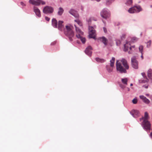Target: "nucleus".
Listing matches in <instances>:
<instances>
[{
	"mask_svg": "<svg viewBox=\"0 0 152 152\" xmlns=\"http://www.w3.org/2000/svg\"><path fill=\"white\" fill-rule=\"evenodd\" d=\"M115 61V58L114 57L112 58V59L110 61V65L111 67L113 66Z\"/></svg>",
	"mask_w": 152,
	"mask_h": 152,
	"instance_id": "nucleus-24",
	"label": "nucleus"
},
{
	"mask_svg": "<svg viewBox=\"0 0 152 152\" xmlns=\"http://www.w3.org/2000/svg\"><path fill=\"white\" fill-rule=\"evenodd\" d=\"M89 37L90 38H95V32L94 28L92 26L89 27Z\"/></svg>",
	"mask_w": 152,
	"mask_h": 152,
	"instance_id": "nucleus-7",
	"label": "nucleus"
},
{
	"mask_svg": "<svg viewBox=\"0 0 152 152\" xmlns=\"http://www.w3.org/2000/svg\"><path fill=\"white\" fill-rule=\"evenodd\" d=\"M106 68L107 71L109 72H112L113 71V68H110L109 66H106Z\"/></svg>",
	"mask_w": 152,
	"mask_h": 152,
	"instance_id": "nucleus-26",
	"label": "nucleus"
},
{
	"mask_svg": "<svg viewBox=\"0 0 152 152\" xmlns=\"http://www.w3.org/2000/svg\"><path fill=\"white\" fill-rule=\"evenodd\" d=\"M103 29V30H104V32L105 33H107V30L106 28H105V27H104Z\"/></svg>",
	"mask_w": 152,
	"mask_h": 152,
	"instance_id": "nucleus-36",
	"label": "nucleus"
},
{
	"mask_svg": "<svg viewBox=\"0 0 152 152\" xmlns=\"http://www.w3.org/2000/svg\"><path fill=\"white\" fill-rule=\"evenodd\" d=\"M142 124L144 128L146 130H150L151 124L148 120H144L143 121Z\"/></svg>",
	"mask_w": 152,
	"mask_h": 152,
	"instance_id": "nucleus-10",
	"label": "nucleus"
},
{
	"mask_svg": "<svg viewBox=\"0 0 152 152\" xmlns=\"http://www.w3.org/2000/svg\"><path fill=\"white\" fill-rule=\"evenodd\" d=\"M121 62L125 68H124L121 63L117 61L116 63L117 70L121 73H126V69H128L129 67L127 61L125 59H123L121 60Z\"/></svg>",
	"mask_w": 152,
	"mask_h": 152,
	"instance_id": "nucleus-2",
	"label": "nucleus"
},
{
	"mask_svg": "<svg viewBox=\"0 0 152 152\" xmlns=\"http://www.w3.org/2000/svg\"><path fill=\"white\" fill-rule=\"evenodd\" d=\"M137 40V39L135 37H133L132 39V41L133 42L136 41Z\"/></svg>",
	"mask_w": 152,
	"mask_h": 152,
	"instance_id": "nucleus-29",
	"label": "nucleus"
},
{
	"mask_svg": "<svg viewBox=\"0 0 152 152\" xmlns=\"http://www.w3.org/2000/svg\"><path fill=\"white\" fill-rule=\"evenodd\" d=\"M142 10L141 7L140 6H134L129 9L128 12L130 13L139 12Z\"/></svg>",
	"mask_w": 152,
	"mask_h": 152,
	"instance_id": "nucleus-4",
	"label": "nucleus"
},
{
	"mask_svg": "<svg viewBox=\"0 0 152 152\" xmlns=\"http://www.w3.org/2000/svg\"><path fill=\"white\" fill-rule=\"evenodd\" d=\"M132 47L133 48H134V46H132V47H129V49H130V50L131 49Z\"/></svg>",
	"mask_w": 152,
	"mask_h": 152,
	"instance_id": "nucleus-41",
	"label": "nucleus"
},
{
	"mask_svg": "<svg viewBox=\"0 0 152 152\" xmlns=\"http://www.w3.org/2000/svg\"><path fill=\"white\" fill-rule=\"evenodd\" d=\"M95 60L98 62L102 63L105 61V60L102 58H96Z\"/></svg>",
	"mask_w": 152,
	"mask_h": 152,
	"instance_id": "nucleus-21",
	"label": "nucleus"
},
{
	"mask_svg": "<svg viewBox=\"0 0 152 152\" xmlns=\"http://www.w3.org/2000/svg\"><path fill=\"white\" fill-rule=\"evenodd\" d=\"M69 12L76 18H77L79 17V15L77 12L73 9L70 10Z\"/></svg>",
	"mask_w": 152,
	"mask_h": 152,
	"instance_id": "nucleus-11",
	"label": "nucleus"
},
{
	"mask_svg": "<svg viewBox=\"0 0 152 152\" xmlns=\"http://www.w3.org/2000/svg\"><path fill=\"white\" fill-rule=\"evenodd\" d=\"M52 25L55 28H57V22L55 18H53L52 20Z\"/></svg>",
	"mask_w": 152,
	"mask_h": 152,
	"instance_id": "nucleus-19",
	"label": "nucleus"
},
{
	"mask_svg": "<svg viewBox=\"0 0 152 152\" xmlns=\"http://www.w3.org/2000/svg\"><path fill=\"white\" fill-rule=\"evenodd\" d=\"M53 44V43H52L51 44V45H52L53 44Z\"/></svg>",
	"mask_w": 152,
	"mask_h": 152,
	"instance_id": "nucleus-46",
	"label": "nucleus"
},
{
	"mask_svg": "<svg viewBox=\"0 0 152 152\" xmlns=\"http://www.w3.org/2000/svg\"><path fill=\"white\" fill-rule=\"evenodd\" d=\"M125 35L124 34H122V36L121 37V38L122 39H124L125 37Z\"/></svg>",
	"mask_w": 152,
	"mask_h": 152,
	"instance_id": "nucleus-32",
	"label": "nucleus"
},
{
	"mask_svg": "<svg viewBox=\"0 0 152 152\" xmlns=\"http://www.w3.org/2000/svg\"><path fill=\"white\" fill-rule=\"evenodd\" d=\"M151 41H148V45H147V46H149V47L151 45Z\"/></svg>",
	"mask_w": 152,
	"mask_h": 152,
	"instance_id": "nucleus-34",
	"label": "nucleus"
},
{
	"mask_svg": "<svg viewBox=\"0 0 152 152\" xmlns=\"http://www.w3.org/2000/svg\"><path fill=\"white\" fill-rule=\"evenodd\" d=\"M120 43H121V42L120 40H118L116 41V44L117 45H119Z\"/></svg>",
	"mask_w": 152,
	"mask_h": 152,
	"instance_id": "nucleus-31",
	"label": "nucleus"
},
{
	"mask_svg": "<svg viewBox=\"0 0 152 152\" xmlns=\"http://www.w3.org/2000/svg\"><path fill=\"white\" fill-rule=\"evenodd\" d=\"M152 70L149 69L148 72V76L149 78L151 80L152 83Z\"/></svg>",
	"mask_w": 152,
	"mask_h": 152,
	"instance_id": "nucleus-17",
	"label": "nucleus"
},
{
	"mask_svg": "<svg viewBox=\"0 0 152 152\" xmlns=\"http://www.w3.org/2000/svg\"><path fill=\"white\" fill-rule=\"evenodd\" d=\"M64 10L61 7H59L58 9V14L59 15H62L64 12Z\"/></svg>",
	"mask_w": 152,
	"mask_h": 152,
	"instance_id": "nucleus-22",
	"label": "nucleus"
},
{
	"mask_svg": "<svg viewBox=\"0 0 152 152\" xmlns=\"http://www.w3.org/2000/svg\"><path fill=\"white\" fill-rule=\"evenodd\" d=\"M88 22V24H90V22L91 21V18H90L88 20H87Z\"/></svg>",
	"mask_w": 152,
	"mask_h": 152,
	"instance_id": "nucleus-37",
	"label": "nucleus"
},
{
	"mask_svg": "<svg viewBox=\"0 0 152 152\" xmlns=\"http://www.w3.org/2000/svg\"><path fill=\"white\" fill-rule=\"evenodd\" d=\"M53 9L52 7L46 6L44 8L43 10V12L45 14H50L53 12Z\"/></svg>",
	"mask_w": 152,
	"mask_h": 152,
	"instance_id": "nucleus-6",
	"label": "nucleus"
},
{
	"mask_svg": "<svg viewBox=\"0 0 152 152\" xmlns=\"http://www.w3.org/2000/svg\"><path fill=\"white\" fill-rule=\"evenodd\" d=\"M131 63L132 67L135 69L138 68V62L136 60L135 57H133L131 58Z\"/></svg>",
	"mask_w": 152,
	"mask_h": 152,
	"instance_id": "nucleus-8",
	"label": "nucleus"
},
{
	"mask_svg": "<svg viewBox=\"0 0 152 152\" xmlns=\"http://www.w3.org/2000/svg\"><path fill=\"white\" fill-rule=\"evenodd\" d=\"M45 19L47 21H49L50 20V18L47 17H45Z\"/></svg>",
	"mask_w": 152,
	"mask_h": 152,
	"instance_id": "nucleus-35",
	"label": "nucleus"
},
{
	"mask_svg": "<svg viewBox=\"0 0 152 152\" xmlns=\"http://www.w3.org/2000/svg\"><path fill=\"white\" fill-rule=\"evenodd\" d=\"M143 87L146 88H148V85H145V86H143Z\"/></svg>",
	"mask_w": 152,
	"mask_h": 152,
	"instance_id": "nucleus-38",
	"label": "nucleus"
},
{
	"mask_svg": "<svg viewBox=\"0 0 152 152\" xmlns=\"http://www.w3.org/2000/svg\"><path fill=\"white\" fill-rule=\"evenodd\" d=\"M151 7H152V5H151Z\"/></svg>",
	"mask_w": 152,
	"mask_h": 152,
	"instance_id": "nucleus-45",
	"label": "nucleus"
},
{
	"mask_svg": "<svg viewBox=\"0 0 152 152\" xmlns=\"http://www.w3.org/2000/svg\"><path fill=\"white\" fill-rule=\"evenodd\" d=\"M150 136L152 138V132H151Z\"/></svg>",
	"mask_w": 152,
	"mask_h": 152,
	"instance_id": "nucleus-42",
	"label": "nucleus"
},
{
	"mask_svg": "<svg viewBox=\"0 0 152 152\" xmlns=\"http://www.w3.org/2000/svg\"><path fill=\"white\" fill-rule=\"evenodd\" d=\"M137 99L134 98L132 100V102L134 104H136L137 103Z\"/></svg>",
	"mask_w": 152,
	"mask_h": 152,
	"instance_id": "nucleus-28",
	"label": "nucleus"
},
{
	"mask_svg": "<svg viewBox=\"0 0 152 152\" xmlns=\"http://www.w3.org/2000/svg\"><path fill=\"white\" fill-rule=\"evenodd\" d=\"M101 15L103 18L107 19L109 17L110 14L107 10L104 9L101 12Z\"/></svg>",
	"mask_w": 152,
	"mask_h": 152,
	"instance_id": "nucleus-9",
	"label": "nucleus"
},
{
	"mask_svg": "<svg viewBox=\"0 0 152 152\" xmlns=\"http://www.w3.org/2000/svg\"><path fill=\"white\" fill-rule=\"evenodd\" d=\"M140 99H142V101L145 103L146 104H149L150 101L149 100L147 99L143 95L140 96Z\"/></svg>",
	"mask_w": 152,
	"mask_h": 152,
	"instance_id": "nucleus-15",
	"label": "nucleus"
},
{
	"mask_svg": "<svg viewBox=\"0 0 152 152\" xmlns=\"http://www.w3.org/2000/svg\"><path fill=\"white\" fill-rule=\"evenodd\" d=\"M130 42H126V43L124 45V50L125 51H127L129 48V47H130Z\"/></svg>",
	"mask_w": 152,
	"mask_h": 152,
	"instance_id": "nucleus-16",
	"label": "nucleus"
},
{
	"mask_svg": "<svg viewBox=\"0 0 152 152\" xmlns=\"http://www.w3.org/2000/svg\"><path fill=\"white\" fill-rule=\"evenodd\" d=\"M29 2L33 5L36 6H39L40 4L42 5H44L45 4V2L42 0H29Z\"/></svg>",
	"mask_w": 152,
	"mask_h": 152,
	"instance_id": "nucleus-5",
	"label": "nucleus"
},
{
	"mask_svg": "<svg viewBox=\"0 0 152 152\" xmlns=\"http://www.w3.org/2000/svg\"><path fill=\"white\" fill-rule=\"evenodd\" d=\"M139 50H140V52L141 53H142V50H143V47L142 46H140V47H139Z\"/></svg>",
	"mask_w": 152,
	"mask_h": 152,
	"instance_id": "nucleus-27",
	"label": "nucleus"
},
{
	"mask_svg": "<svg viewBox=\"0 0 152 152\" xmlns=\"http://www.w3.org/2000/svg\"><path fill=\"white\" fill-rule=\"evenodd\" d=\"M100 39L101 41H102L103 43L105 45H107V40L104 37H102V38H100Z\"/></svg>",
	"mask_w": 152,
	"mask_h": 152,
	"instance_id": "nucleus-20",
	"label": "nucleus"
},
{
	"mask_svg": "<svg viewBox=\"0 0 152 152\" xmlns=\"http://www.w3.org/2000/svg\"><path fill=\"white\" fill-rule=\"evenodd\" d=\"M107 0V3H108V2L111 3V1L112 0Z\"/></svg>",
	"mask_w": 152,
	"mask_h": 152,
	"instance_id": "nucleus-39",
	"label": "nucleus"
},
{
	"mask_svg": "<svg viewBox=\"0 0 152 152\" xmlns=\"http://www.w3.org/2000/svg\"><path fill=\"white\" fill-rule=\"evenodd\" d=\"M132 85H133L132 84V83L131 84L130 86H132Z\"/></svg>",
	"mask_w": 152,
	"mask_h": 152,
	"instance_id": "nucleus-44",
	"label": "nucleus"
},
{
	"mask_svg": "<svg viewBox=\"0 0 152 152\" xmlns=\"http://www.w3.org/2000/svg\"><path fill=\"white\" fill-rule=\"evenodd\" d=\"M75 21L76 22L78 25H79L80 26H82L83 25V24L82 22L80 21V20H79L78 19H77L76 20H75Z\"/></svg>",
	"mask_w": 152,
	"mask_h": 152,
	"instance_id": "nucleus-25",
	"label": "nucleus"
},
{
	"mask_svg": "<svg viewBox=\"0 0 152 152\" xmlns=\"http://www.w3.org/2000/svg\"><path fill=\"white\" fill-rule=\"evenodd\" d=\"M20 4L23 7H24V6H26V4H24L23 3V2H20Z\"/></svg>",
	"mask_w": 152,
	"mask_h": 152,
	"instance_id": "nucleus-33",
	"label": "nucleus"
},
{
	"mask_svg": "<svg viewBox=\"0 0 152 152\" xmlns=\"http://www.w3.org/2000/svg\"><path fill=\"white\" fill-rule=\"evenodd\" d=\"M34 10L36 15L39 17H40L41 16V15L40 11L39 9L37 7H34Z\"/></svg>",
	"mask_w": 152,
	"mask_h": 152,
	"instance_id": "nucleus-14",
	"label": "nucleus"
},
{
	"mask_svg": "<svg viewBox=\"0 0 152 152\" xmlns=\"http://www.w3.org/2000/svg\"><path fill=\"white\" fill-rule=\"evenodd\" d=\"M141 57L142 58V59H143V56L142 55H142L141 56Z\"/></svg>",
	"mask_w": 152,
	"mask_h": 152,
	"instance_id": "nucleus-43",
	"label": "nucleus"
},
{
	"mask_svg": "<svg viewBox=\"0 0 152 152\" xmlns=\"http://www.w3.org/2000/svg\"><path fill=\"white\" fill-rule=\"evenodd\" d=\"M63 23L62 21H59L57 28L59 30L63 31L64 34L68 37L70 41H72L73 40L72 38L74 35V32L72 30L73 26L70 24H68L64 27L63 24Z\"/></svg>",
	"mask_w": 152,
	"mask_h": 152,
	"instance_id": "nucleus-1",
	"label": "nucleus"
},
{
	"mask_svg": "<svg viewBox=\"0 0 152 152\" xmlns=\"http://www.w3.org/2000/svg\"><path fill=\"white\" fill-rule=\"evenodd\" d=\"M75 29L76 32L78 34H76V37L78 38H80L82 42L83 43H84L86 42V39L85 38L81 36L83 34V32L81 31L80 29L78 28L77 27L75 24Z\"/></svg>",
	"mask_w": 152,
	"mask_h": 152,
	"instance_id": "nucleus-3",
	"label": "nucleus"
},
{
	"mask_svg": "<svg viewBox=\"0 0 152 152\" xmlns=\"http://www.w3.org/2000/svg\"><path fill=\"white\" fill-rule=\"evenodd\" d=\"M92 48L90 46H88L85 50V52L86 54L89 56H91L92 54Z\"/></svg>",
	"mask_w": 152,
	"mask_h": 152,
	"instance_id": "nucleus-13",
	"label": "nucleus"
},
{
	"mask_svg": "<svg viewBox=\"0 0 152 152\" xmlns=\"http://www.w3.org/2000/svg\"><path fill=\"white\" fill-rule=\"evenodd\" d=\"M122 82L125 85L127 84L128 79L126 78H122L121 79Z\"/></svg>",
	"mask_w": 152,
	"mask_h": 152,
	"instance_id": "nucleus-23",
	"label": "nucleus"
},
{
	"mask_svg": "<svg viewBox=\"0 0 152 152\" xmlns=\"http://www.w3.org/2000/svg\"><path fill=\"white\" fill-rule=\"evenodd\" d=\"M142 75L143 77L145 75V74L144 73H142Z\"/></svg>",
	"mask_w": 152,
	"mask_h": 152,
	"instance_id": "nucleus-40",
	"label": "nucleus"
},
{
	"mask_svg": "<svg viewBox=\"0 0 152 152\" xmlns=\"http://www.w3.org/2000/svg\"><path fill=\"white\" fill-rule=\"evenodd\" d=\"M131 113L133 116L134 118H137L140 115L139 111L136 110H133L131 112Z\"/></svg>",
	"mask_w": 152,
	"mask_h": 152,
	"instance_id": "nucleus-12",
	"label": "nucleus"
},
{
	"mask_svg": "<svg viewBox=\"0 0 152 152\" xmlns=\"http://www.w3.org/2000/svg\"><path fill=\"white\" fill-rule=\"evenodd\" d=\"M127 2L129 4H131L132 3V0H128Z\"/></svg>",
	"mask_w": 152,
	"mask_h": 152,
	"instance_id": "nucleus-30",
	"label": "nucleus"
},
{
	"mask_svg": "<svg viewBox=\"0 0 152 152\" xmlns=\"http://www.w3.org/2000/svg\"><path fill=\"white\" fill-rule=\"evenodd\" d=\"M149 118L148 114L147 112H145V113L144 116V117H142V118L140 119V121H141L142 120H143V121L144 120L145 121L148 120Z\"/></svg>",
	"mask_w": 152,
	"mask_h": 152,
	"instance_id": "nucleus-18",
	"label": "nucleus"
}]
</instances>
